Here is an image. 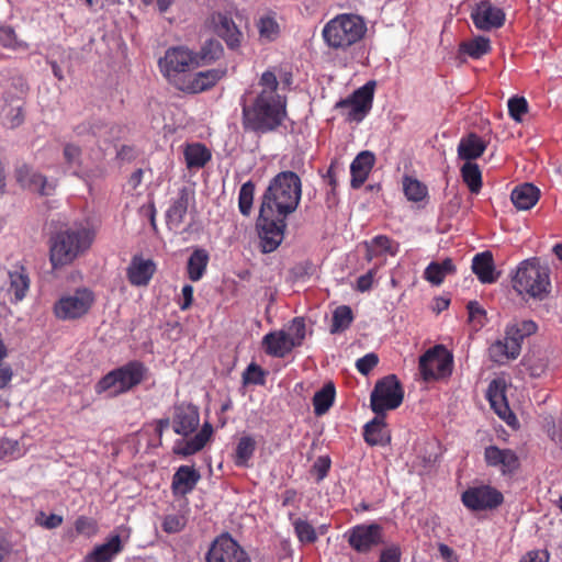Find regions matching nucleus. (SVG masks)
I'll return each mask as SVG.
<instances>
[{
	"label": "nucleus",
	"mask_w": 562,
	"mask_h": 562,
	"mask_svg": "<svg viewBox=\"0 0 562 562\" xmlns=\"http://www.w3.org/2000/svg\"><path fill=\"white\" fill-rule=\"evenodd\" d=\"M292 83V72L286 65L270 66L259 78L260 91L256 98L243 103V126L256 134L276 131L286 117V99L279 91Z\"/></svg>",
	"instance_id": "1"
},
{
	"label": "nucleus",
	"mask_w": 562,
	"mask_h": 562,
	"mask_svg": "<svg viewBox=\"0 0 562 562\" xmlns=\"http://www.w3.org/2000/svg\"><path fill=\"white\" fill-rule=\"evenodd\" d=\"M200 414L196 406L191 404H181L175 407L171 426L176 434L183 438L175 441L173 453L181 457H189L201 451L211 440L213 427L210 423H204L200 430Z\"/></svg>",
	"instance_id": "2"
},
{
	"label": "nucleus",
	"mask_w": 562,
	"mask_h": 562,
	"mask_svg": "<svg viewBox=\"0 0 562 562\" xmlns=\"http://www.w3.org/2000/svg\"><path fill=\"white\" fill-rule=\"evenodd\" d=\"M301 179L293 171L278 173L262 196L260 210L266 214L286 217L293 213L301 200Z\"/></svg>",
	"instance_id": "3"
},
{
	"label": "nucleus",
	"mask_w": 562,
	"mask_h": 562,
	"mask_svg": "<svg viewBox=\"0 0 562 562\" xmlns=\"http://www.w3.org/2000/svg\"><path fill=\"white\" fill-rule=\"evenodd\" d=\"M368 31L364 19L353 13H341L323 27L325 43L334 49H347L360 42Z\"/></svg>",
	"instance_id": "4"
},
{
	"label": "nucleus",
	"mask_w": 562,
	"mask_h": 562,
	"mask_svg": "<svg viewBox=\"0 0 562 562\" xmlns=\"http://www.w3.org/2000/svg\"><path fill=\"white\" fill-rule=\"evenodd\" d=\"M93 234L86 227H74L58 232L50 238L49 259L54 268L72 262L92 244Z\"/></svg>",
	"instance_id": "5"
},
{
	"label": "nucleus",
	"mask_w": 562,
	"mask_h": 562,
	"mask_svg": "<svg viewBox=\"0 0 562 562\" xmlns=\"http://www.w3.org/2000/svg\"><path fill=\"white\" fill-rule=\"evenodd\" d=\"M512 282L518 294L541 300L550 291V270L537 258L526 259L517 267Z\"/></svg>",
	"instance_id": "6"
},
{
	"label": "nucleus",
	"mask_w": 562,
	"mask_h": 562,
	"mask_svg": "<svg viewBox=\"0 0 562 562\" xmlns=\"http://www.w3.org/2000/svg\"><path fill=\"white\" fill-rule=\"evenodd\" d=\"M146 371L143 363L131 361L105 374L97 383L95 392L99 394L106 392L111 396L128 392L144 380Z\"/></svg>",
	"instance_id": "7"
},
{
	"label": "nucleus",
	"mask_w": 562,
	"mask_h": 562,
	"mask_svg": "<svg viewBox=\"0 0 562 562\" xmlns=\"http://www.w3.org/2000/svg\"><path fill=\"white\" fill-rule=\"evenodd\" d=\"M95 301L94 293L88 288H80L63 295L54 305V313L63 321H74L85 316Z\"/></svg>",
	"instance_id": "8"
},
{
	"label": "nucleus",
	"mask_w": 562,
	"mask_h": 562,
	"mask_svg": "<svg viewBox=\"0 0 562 562\" xmlns=\"http://www.w3.org/2000/svg\"><path fill=\"white\" fill-rule=\"evenodd\" d=\"M404 392L395 375H387L378 381L371 393V408L382 415L387 409H394L402 404Z\"/></svg>",
	"instance_id": "9"
},
{
	"label": "nucleus",
	"mask_w": 562,
	"mask_h": 562,
	"mask_svg": "<svg viewBox=\"0 0 562 562\" xmlns=\"http://www.w3.org/2000/svg\"><path fill=\"white\" fill-rule=\"evenodd\" d=\"M198 56L184 46L170 47L159 59V67L164 76L173 80L179 74L196 68Z\"/></svg>",
	"instance_id": "10"
},
{
	"label": "nucleus",
	"mask_w": 562,
	"mask_h": 562,
	"mask_svg": "<svg viewBox=\"0 0 562 562\" xmlns=\"http://www.w3.org/2000/svg\"><path fill=\"white\" fill-rule=\"evenodd\" d=\"M452 358L447 349L435 346L427 350L419 359V370L424 380H437L451 373Z\"/></svg>",
	"instance_id": "11"
},
{
	"label": "nucleus",
	"mask_w": 562,
	"mask_h": 562,
	"mask_svg": "<svg viewBox=\"0 0 562 562\" xmlns=\"http://www.w3.org/2000/svg\"><path fill=\"white\" fill-rule=\"evenodd\" d=\"M205 562H251L248 553L228 533L218 536L204 558Z\"/></svg>",
	"instance_id": "12"
},
{
	"label": "nucleus",
	"mask_w": 562,
	"mask_h": 562,
	"mask_svg": "<svg viewBox=\"0 0 562 562\" xmlns=\"http://www.w3.org/2000/svg\"><path fill=\"white\" fill-rule=\"evenodd\" d=\"M284 220L285 217H280L277 214H266L260 210L257 227L263 252H271L281 244L285 228Z\"/></svg>",
	"instance_id": "13"
},
{
	"label": "nucleus",
	"mask_w": 562,
	"mask_h": 562,
	"mask_svg": "<svg viewBox=\"0 0 562 562\" xmlns=\"http://www.w3.org/2000/svg\"><path fill=\"white\" fill-rule=\"evenodd\" d=\"M375 82L369 81L357 89L350 98L338 103L340 108H347V116L350 121L361 122L370 112L373 104Z\"/></svg>",
	"instance_id": "14"
},
{
	"label": "nucleus",
	"mask_w": 562,
	"mask_h": 562,
	"mask_svg": "<svg viewBox=\"0 0 562 562\" xmlns=\"http://www.w3.org/2000/svg\"><path fill=\"white\" fill-rule=\"evenodd\" d=\"M462 502L471 510H487L501 505L503 495L490 485H480L463 492Z\"/></svg>",
	"instance_id": "15"
},
{
	"label": "nucleus",
	"mask_w": 562,
	"mask_h": 562,
	"mask_svg": "<svg viewBox=\"0 0 562 562\" xmlns=\"http://www.w3.org/2000/svg\"><path fill=\"white\" fill-rule=\"evenodd\" d=\"M471 19L476 29L490 31L504 24L505 13L491 1L482 0L472 9Z\"/></svg>",
	"instance_id": "16"
},
{
	"label": "nucleus",
	"mask_w": 562,
	"mask_h": 562,
	"mask_svg": "<svg viewBox=\"0 0 562 562\" xmlns=\"http://www.w3.org/2000/svg\"><path fill=\"white\" fill-rule=\"evenodd\" d=\"M14 176L21 187L37 192L41 195H50L56 188L54 181L48 180L26 164L16 167Z\"/></svg>",
	"instance_id": "17"
},
{
	"label": "nucleus",
	"mask_w": 562,
	"mask_h": 562,
	"mask_svg": "<svg viewBox=\"0 0 562 562\" xmlns=\"http://www.w3.org/2000/svg\"><path fill=\"white\" fill-rule=\"evenodd\" d=\"M348 542L358 552H367L382 542V528L376 524L358 525L348 531Z\"/></svg>",
	"instance_id": "18"
},
{
	"label": "nucleus",
	"mask_w": 562,
	"mask_h": 562,
	"mask_svg": "<svg viewBox=\"0 0 562 562\" xmlns=\"http://www.w3.org/2000/svg\"><path fill=\"white\" fill-rule=\"evenodd\" d=\"M506 382L504 379H494L487 387L486 397L494 412L508 424L514 418L505 395Z\"/></svg>",
	"instance_id": "19"
},
{
	"label": "nucleus",
	"mask_w": 562,
	"mask_h": 562,
	"mask_svg": "<svg viewBox=\"0 0 562 562\" xmlns=\"http://www.w3.org/2000/svg\"><path fill=\"white\" fill-rule=\"evenodd\" d=\"M484 458L490 467L498 468L503 474L514 472L518 465V458L510 449H499L496 446L485 448Z\"/></svg>",
	"instance_id": "20"
},
{
	"label": "nucleus",
	"mask_w": 562,
	"mask_h": 562,
	"mask_svg": "<svg viewBox=\"0 0 562 562\" xmlns=\"http://www.w3.org/2000/svg\"><path fill=\"white\" fill-rule=\"evenodd\" d=\"M200 479V473L193 467H179L172 476L171 488L173 494L186 496L194 490Z\"/></svg>",
	"instance_id": "21"
},
{
	"label": "nucleus",
	"mask_w": 562,
	"mask_h": 562,
	"mask_svg": "<svg viewBox=\"0 0 562 562\" xmlns=\"http://www.w3.org/2000/svg\"><path fill=\"white\" fill-rule=\"evenodd\" d=\"M156 271V265L151 259L133 257L128 268V281L136 286L147 285Z\"/></svg>",
	"instance_id": "22"
},
{
	"label": "nucleus",
	"mask_w": 562,
	"mask_h": 562,
	"mask_svg": "<svg viewBox=\"0 0 562 562\" xmlns=\"http://www.w3.org/2000/svg\"><path fill=\"white\" fill-rule=\"evenodd\" d=\"M374 161V155L368 150L361 151L356 156L350 165L352 188L358 189L366 182Z\"/></svg>",
	"instance_id": "23"
},
{
	"label": "nucleus",
	"mask_w": 562,
	"mask_h": 562,
	"mask_svg": "<svg viewBox=\"0 0 562 562\" xmlns=\"http://www.w3.org/2000/svg\"><path fill=\"white\" fill-rule=\"evenodd\" d=\"M520 355V345L515 342V339H498L488 348V356L491 360L498 364H504L509 360L516 359Z\"/></svg>",
	"instance_id": "24"
},
{
	"label": "nucleus",
	"mask_w": 562,
	"mask_h": 562,
	"mask_svg": "<svg viewBox=\"0 0 562 562\" xmlns=\"http://www.w3.org/2000/svg\"><path fill=\"white\" fill-rule=\"evenodd\" d=\"M262 347L267 355L283 358L291 352L293 344L289 342L285 330H276L263 336Z\"/></svg>",
	"instance_id": "25"
},
{
	"label": "nucleus",
	"mask_w": 562,
	"mask_h": 562,
	"mask_svg": "<svg viewBox=\"0 0 562 562\" xmlns=\"http://www.w3.org/2000/svg\"><path fill=\"white\" fill-rule=\"evenodd\" d=\"M123 550L121 537L111 536L105 543L97 546L87 557L86 562H112Z\"/></svg>",
	"instance_id": "26"
},
{
	"label": "nucleus",
	"mask_w": 562,
	"mask_h": 562,
	"mask_svg": "<svg viewBox=\"0 0 562 562\" xmlns=\"http://www.w3.org/2000/svg\"><path fill=\"white\" fill-rule=\"evenodd\" d=\"M472 270L482 283H493L498 278L490 251L476 254L472 260Z\"/></svg>",
	"instance_id": "27"
},
{
	"label": "nucleus",
	"mask_w": 562,
	"mask_h": 562,
	"mask_svg": "<svg viewBox=\"0 0 562 562\" xmlns=\"http://www.w3.org/2000/svg\"><path fill=\"white\" fill-rule=\"evenodd\" d=\"M540 191L531 183L516 187L510 199L514 205L521 211L530 210L539 200Z\"/></svg>",
	"instance_id": "28"
},
{
	"label": "nucleus",
	"mask_w": 562,
	"mask_h": 562,
	"mask_svg": "<svg viewBox=\"0 0 562 562\" xmlns=\"http://www.w3.org/2000/svg\"><path fill=\"white\" fill-rule=\"evenodd\" d=\"M485 149V142L480 136L472 133L460 139L458 145V156L459 158L467 160V162H471V160L481 157Z\"/></svg>",
	"instance_id": "29"
},
{
	"label": "nucleus",
	"mask_w": 562,
	"mask_h": 562,
	"mask_svg": "<svg viewBox=\"0 0 562 562\" xmlns=\"http://www.w3.org/2000/svg\"><path fill=\"white\" fill-rule=\"evenodd\" d=\"M226 74L225 69L214 68L205 71H200L193 76L187 89L189 92L198 93L213 87Z\"/></svg>",
	"instance_id": "30"
},
{
	"label": "nucleus",
	"mask_w": 562,
	"mask_h": 562,
	"mask_svg": "<svg viewBox=\"0 0 562 562\" xmlns=\"http://www.w3.org/2000/svg\"><path fill=\"white\" fill-rule=\"evenodd\" d=\"M216 33L227 43L228 46L235 47L239 43L240 32L236 27L234 21L222 14L217 13L213 16Z\"/></svg>",
	"instance_id": "31"
},
{
	"label": "nucleus",
	"mask_w": 562,
	"mask_h": 562,
	"mask_svg": "<svg viewBox=\"0 0 562 562\" xmlns=\"http://www.w3.org/2000/svg\"><path fill=\"white\" fill-rule=\"evenodd\" d=\"M183 157L189 169H200L211 159V153L204 145L192 143L186 145Z\"/></svg>",
	"instance_id": "32"
},
{
	"label": "nucleus",
	"mask_w": 562,
	"mask_h": 562,
	"mask_svg": "<svg viewBox=\"0 0 562 562\" xmlns=\"http://www.w3.org/2000/svg\"><path fill=\"white\" fill-rule=\"evenodd\" d=\"M537 329V324L531 319H514L506 325L505 335L507 339H515V342L521 346L524 339L535 334Z\"/></svg>",
	"instance_id": "33"
},
{
	"label": "nucleus",
	"mask_w": 562,
	"mask_h": 562,
	"mask_svg": "<svg viewBox=\"0 0 562 562\" xmlns=\"http://www.w3.org/2000/svg\"><path fill=\"white\" fill-rule=\"evenodd\" d=\"M364 440L370 446H385L390 442V437L385 430L383 418L376 416L364 427Z\"/></svg>",
	"instance_id": "34"
},
{
	"label": "nucleus",
	"mask_w": 562,
	"mask_h": 562,
	"mask_svg": "<svg viewBox=\"0 0 562 562\" xmlns=\"http://www.w3.org/2000/svg\"><path fill=\"white\" fill-rule=\"evenodd\" d=\"M9 293L13 294L14 301H22L30 288V278L23 268H18L9 272Z\"/></svg>",
	"instance_id": "35"
},
{
	"label": "nucleus",
	"mask_w": 562,
	"mask_h": 562,
	"mask_svg": "<svg viewBox=\"0 0 562 562\" xmlns=\"http://www.w3.org/2000/svg\"><path fill=\"white\" fill-rule=\"evenodd\" d=\"M189 200L186 193H181L167 211V224L170 228H179L183 223L188 211Z\"/></svg>",
	"instance_id": "36"
},
{
	"label": "nucleus",
	"mask_w": 562,
	"mask_h": 562,
	"mask_svg": "<svg viewBox=\"0 0 562 562\" xmlns=\"http://www.w3.org/2000/svg\"><path fill=\"white\" fill-rule=\"evenodd\" d=\"M459 50L461 54L468 55L473 59H479L491 50V42L488 37L475 36L463 41L460 44Z\"/></svg>",
	"instance_id": "37"
},
{
	"label": "nucleus",
	"mask_w": 562,
	"mask_h": 562,
	"mask_svg": "<svg viewBox=\"0 0 562 562\" xmlns=\"http://www.w3.org/2000/svg\"><path fill=\"white\" fill-rule=\"evenodd\" d=\"M367 258L372 260L374 257L383 254L396 255L398 250L397 244H394L389 237L380 235L366 244Z\"/></svg>",
	"instance_id": "38"
},
{
	"label": "nucleus",
	"mask_w": 562,
	"mask_h": 562,
	"mask_svg": "<svg viewBox=\"0 0 562 562\" xmlns=\"http://www.w3.org/2000/svg\"><path fill=\"white\" fill-rule=\"evenodd\" d=\"M209 254L204 249H195L188 260V276L193 282L199 281L205 273Z\"/></svg>",
	"instance_id": "39"
},
{
	"label": "nucleus",
	"mask_w": 562,
	"mask_h": 562,
	"mask_svg": "<svg viewBox=\"0 0 562 562\" xmlns=\"http://www.w3.org/2000/svg\"><path fill=\"white\" fill-rule=\"evenodd\" d=\"M454 271L452 260L447 258L442 262H430L425 269L424 276L427 281L435 285L442 283L445 277Z\"/></svg>",
	"instance_id": "40"
},
{
	"label": "nucleus",
	"mask_w": 562,
	"mask_h": 562,
	"mask_svg": "<svg viewBox=\"0 0 562 562\" xmlns=\"http://www.w3.org/2000/svg\"><path fill=\"white\" fill-rule=\"evenodd\" d=\"M335 386L331 382L326 383L313 397L314 413L322 416L331 407L335 401Z\"/></svg>",
	"instance_id": "41"
},
{
	"label": "nucleus",
	"mask_w": 562,
	"mask_h": 562,
	"mask_svg": "<svg viewBox=\"0 0 562 562\" xmlns=\"http://www.w3.org/2000/svg\"><path fill=\"white\" fill-rule=\"evenodd\" d=\"M403 192L408 201L420 202L428 194L427 187L414 177L405 176L402 181Z\"/></svg>",
	"instance_id": "42"
},
{
	"label": "nucleus",
	"mask_w": 562,
	"mask_h": 562,
	"mask_svg": "<svg viewBox=\"0 0 562 562\" xmlns=\"http://www.w3.org/2000/svg\"><path fill=\"white\" fill-rule=\"evenodd\" d=\"M256 450V441L250 436H244L239 439L235 450V464L246 467Z\"/></svg>",
	"instance_id": "43"
},
{
	"label": "nucleus",
	"mask_w": 562,
	"mask_h": 562,
	"mask_svg": "<svg viewBox=\"0 0 562 562\" xmlns=\"http://www.w3.org/2000/svg\"><path fill=\"white\" fill-rule=\"evenodd\" d=\"M223 47L218 41L210 40L204 43L198 56L196 67L207 65L221 57Z\"/></svg>",
	"instance_id": "44"
},
{
	"label": "nucleus",
	"mask_w": 562,
	"mask_h": 562,
	"mask_svg": "<svg viewBox=\"0 0 562 562\" xmlns=\"http://www.w3.org/2000/svg\"><path fill=\"white\" fill-rule=\"evenodd\" d=\"M352 311L347 305L338 306L333 313L330 333L336 334L346 330L352 323Z\"/></svg>",
	"instance_id": "45"
},
{
	"label": "nucleus",
	"mask_w": 562,
	"mask_h": 562,
	"mask_svg": "<svg viewBox=\"0 0 562 562\" xmlns=\"http://www.w3.org/2000/svg\"><path fill=\"white\" fill-rule=\"evenodd\" d=\"M463 181L473 193H477L482 187V176L479 166L473 162H465L461 168Z\"/></svg>",
	"instance_id": "46"
},
{
	"label": "nucleus",
	"mask_w": 562,
	"mask_h": 562,
	"mask_svg": "<svg viewBox=\"0 0 562 562\" xmlns=\"http://www.w3.org/2000/svg\"><path fill=\"white\" fill-rule=\"evenodd\" d=\"M468 322L474 330H480L487 323L486 311L475 301L468 303Z\"/></svg>",
	"instance_id": "47"
},
{
	"label": "nucleus",
	"mask_w": 562,
	"mask_h": 562,
	"mask_svg": "<svg viewBox=\"0 0 562 562\" xmlns=\"http://www.w3.org/2000/svg\"><path fill=\"white\" fill-rule=\"evenodd\" d=\"M25 453L23 447L15 439H0V460H12L22 457Z\"/></svg>",
	"instance_id": "48"
},
{
	"label": "nucleus",
	"mask_w": 562,
	"mask_h": 562,
	"mask_svg": "<svg viewBox=\"0 0 562 562\" xmlns=\"http://www.w3.org/2000/svg\"><path fill=\"white\" fill-rule=\"evenodd\" d=\"M289 342L293 344V348L301 346L306 336L305 322L302 318H294L285 330Z\"/></svg>",
	"instance_id": "49"
},
{
	"label": "nucleus",
	"mask_w": 562,
	"mask_h": 562,
	"mask_svg": "<svg viewBox=\"0 0 562 562\" xmlns=\"http://www.w3.org/2000/svg\"><path fill=\"white\" fill-rule=\"evenodd\" d=\"M258 31L260 38L268 42L274 41L280 33L279 24L270 15L260 18L258 21Z\"/></svg>",
	"instance_id": "50"
},
{
	"label": "nucleus",
	"mask_w": 562,
	"mask_h": 562,
	"mask_svg": "<svg viewBox=\"0 0 562 562\" xmlns=\"http://www.w3.org/2000/svg\"><path fill=\"white\" fill-rule=\"evenodd\" d=\"M295 533L301 542L313 543L317 539L314 527L305 519L295 518L292 521Z\"/></svg>",
	"instance_id": "51"
},
{
	"label": "nucleus",
	"mask_w": 562,
	"mask_h": 562,
	"mask_svg": "<svg viewBox=\"0 0 562 562\" xmlns=\"http://www.w3.org/2000/svg\"><path fill=\"white\" fill-rule=\"evenodd\" d=\"M255 186L248 181L244 183L239 190L238 206L244 215H249L252 206Z\"/></svg>",
	"instance_id": "52"
},
{
	"label": "nucleus",
	"mask_w": 562,
	"mask_h": 562,
	"mask_svg": "<svg viewBox=\"0 0 562 562\" xmlns=\"http://www.w3.org/2000/svg\"><path fill=\"white\" fill-rule=\"evenodd\" d=\"M0 44L15 50H26L29 45L16 38L14 31L9 26H0Z\"/></svg>",
	"instance_id": "53"
},
{
	"label": "nucleus",
	"mask_w": 562,
	"mask_h": 562,
	"mask_svg": "<svg viewBox=\"0 0 562 562\" xmlns=\"http://www.w3.org/2000/svg\"><path fill=\"white\" fill-rule=\"evenodd\" d=\"M528 103L522 97H514L508 100L509 115L516 122L521 121V116L527 112Z\"/></svg>",
	"instance_id": "54"
},
{
	"label": "nucleus",
	"mask_w": 562,
	"mask_h": 562,
	"mask_svg": "<svg viewBox=\"0 0 562 562\" xmlns=\"http://www.w3.org/2000/svg\"><path fill=\"white\" fill-rule=\"evenodd\" d=\"M34 521L37 526L50 530L59 527L63 524V517L56 514L47 515L41 510L35 515Z\"/></svg>",
	"instance_id": "55"
},
{
	"label": "nucleus",
	"mask_w": 562,
	"mask_h": 562,
	"mask_svg": "<svg viewBox=\"0 0 562 562\" xmlns=\"http://www.w3.org/2000/svg\"><path fill=\"white\" fill-rule=\"evenodd\" d=\"M186 526V520L179 515H168L162 522V529L168 533H176L181 531Z\"/></svg>",
	"instance_id": "56"
},
{
	"label": "nucleus",
	"mask_w": 562,
	"mask_h": 562,
	"mask_svg": "<svg viewBox=\"0 0 562 562\" xmlns=\"http://www.w3.org/2000/svg\"><path fill=\"white\" fill-rule=\"evenodd\" d=\"M78 533L86 535L88 537L97 533V522L88 517L80 516L75 524Z\"/></svg>",
	"instance_id": "57"
},
{
	"label": "nucleus",
	"mask_w": 562,
	"mask_h": 562,
	"mask_svg": "<svg viewBox=\"0 0 562 562\" xmlns=\"http://www.w3.org/2000/svg\"><path fill=\"white\" fill-rule=\"evenodd\" d=\"M379 362V358L375 353L370 352L358 359L356 367L362 374H368Z\"/></svg>",
	"instance_id": "58"
},
{
	"label": "nucleus",
	"mask_w": 562,
	"mask_h": 562,
	"mask_svg": "<svg viewBox=\"0 0 562 562\" xmlns=\"http://www.w3.org/2000/svg\"><path fill=\"white\" fill-rule=\"evenodd\" d=\"M244 379L246 382L248 383H254V384H263L265 382V374H263V371L260 369V367L251 363L245 374H244Z\"/></svg>",
	"instance_id": "59"
},
{
	"label": "nucleus",
	"mask_w": 562,
	"mask_h": 562,
	"mask_svg": "<svg viewBox=\"0 0 562 562\" xmlns=\"http://www.w3.org/2000/svg\"><path fill=\"white\" fill-rule=\"evenodd\" d=\"M547 368V361L543 358H529L527 369L532 376H540Z\"/></svg>",
	"instance_id": "60"
},
{
	"label": "nucleus",
	"mask_w": 562,
	"mask_h": 562,
	"mask_svg": "<svg viewBox=\"0 0 562 562\" xmlns=\"http://www.w3.org/2000/svg\"><path fill=\"white\" fill-rule=\"evenodd\" d=\"M549 553L543 550H532L527 552L519 562H548Z\"/></svg>",
	"instance_id": "61"
},
{
	"label": "nucleus",
	"mask_w": 562,
	"mask_h": 562,
	"mask_svg": "<svg viewBox=\"0 0 562 562\" xmlns=\"http://www.w3.org/2000/svg\"><path fill=\"white\" fill-rule=\"evenodd\" d=\"M401 551L396 546L384 549L380 557V562H400Z\"/></svg>",
	"instance_id": "62"
},
{
	"label": "nucleus",
	"mask_w": 562,
	"mask_h": 562,
	"mask_svg": "<svg viewBox=\"0 0 562 562\" xmlns=\"http://www.w3.org/2000/svg\"><path fill=\"white\" fill-rule=\"evenodd\" d=\"M181 297L182 301L180 302L179 306L182 311H186L191 306L193 301V286L190 284H186L182 288Z\"/></svg>",
	"instance_id": "63"
},
{
	"label": "nucleus",
	"mask_w": 562,
	"mask_h": 562,
	"mask_svg": "<svg viewBox=\"0 0 562 562\" xmlns=\"http://www.w3.org/2000/svg\"><path fill=\"white\" fill-rule=\"evenodd\" d=\"M374 271L370 270L366 274L361 276L357 280V289L360 292H366L371 289L373 283Z\"/></svg>",
	"instance_id": "64"
}]
</instances>
